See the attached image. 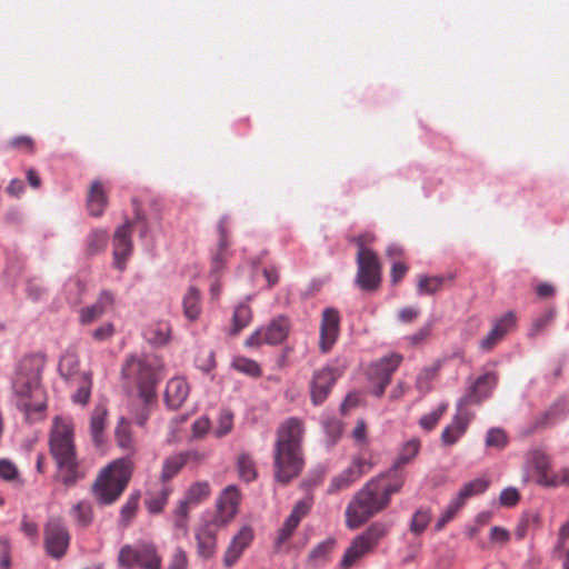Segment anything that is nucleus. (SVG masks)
Masks as SVG:
<instances>
[{
    "instance_id": "1",
    "label": "nucleus",
    "mask_w": 569,
    "mask_h": 569,
    "mask_svg": "<svg viewBox=\"0 0 569 569\" xmlns=\"http://www.w3.org/2000/svg\"><path fill=\"white\" fill-rule=\"evenodd\" d=\"M303 421L297 417L286 419L277 430L273 450L274 478L286 485L298 477L303 468Z\"/></svg>"
},
{
    "instance_id": "2",
    "label": "nucleus",
    "mask_w": 569,
    "mask_h": 569,
    "mask_svg": "<svg viewBox=\"0 0 569 569\" xmlns=\"http://www.w3.org/2000/svg\"><path fill=\"white\" fill-rule=\"evenodd\" d=\"M50 452L57 463V477L67 487L84 477L74 446V425L71 417L56 416L49 437Z\"/></svg>"
},
{
    "instance_id": "3",
    "label": "nucleus",
    "mask_w": 569,
    "mask_h": 569,
    "mask_svg": "<svg viewBox=\"0 0 569 569\" xmlns=\"http://www.w3.org/2000/svg\"><path fill=\"white\" fill-rule=\"evenodd\" d=\"M43 363V357L39 355L23 358L12 381V388L18 397L17 406L27 418L46 409L44 392L40 385Z\"/></svg>"
},
{
    "instance_id": "4",
    "label": "nucleus",
    "mask_w": 569,
    "mask_h": 569,
    "mask_svg": "<svg viewBox=\"0 0 569 569\" xmlns=\"http://www.w3.org/2000/svg\"><path fill=\"white\" fill-rule=\"evenodd\" d=\"M162 369V361L154 355H130L122 366V376L137 386L139 397L148 403L154 397Z\"/></svg>"
},
{
    "instance_id": "5",
    "label": "nucleus",
    "mask_w": 569,
    "mask_h": 569,
    "mask_svg": "<svg viewBox=\"0 0 569 569\" xmlns=\"http://www.w3.org/2000/svg\"><path fill=\"white\" fill-rule=\"evenodd\" d=\"M388 506L389 501L379 489V481L370 480L356 492L347 506L346 525L350 529L359 528Z\"/></svg>"
},
{
    "instance_id": "6",
    "label": "nucleus",
    "mask_w": 569,
    "mask_h": 569,
    "mask_svg": "<svg viewBox=\"0 0 569 569\" xmlns=\"http://www.w3.org/2000/svg\"><path fill=\"white\" fill-rule=\"evenodd\" d=\"M132 469L129 457L119 458L106 467L92 487L97 500L102 505L114 502L127 487Z\"/></svg>"
},
{
    "instance_id": "7",
    "label": "nucleus",
    "mask_w": 569,
    "mask_h": 569,
    "mask_svg": "<svg viewBox=\"0 0 569 569\" xmlns=\"http://www.w3.org/2000/svg\"><path fill=\"white\" fill-rule=\"evenodd\" d=\"M353 241L358 246L356 283L362 290L372 291L381 281L379 259L372 250L365 248V237H355Z\"/></svg>"
},
{
    "instance_id": "8",
    "label": "nucleus",
    "mask_w": 569,
    "mask_h": 569,
    "mask_svg": "<svg viewBox=\"0 0 569 569\" xmlns=\"http://www.w3.org/2000/svg\"><path fill=\"white\" fill-rule=\"evenodd\" d=\"M388 529L386 523L377 521L358 535L345 551L340 562L341 567L348 569L360 558L372 551L379 540L387 535Z\"/></svg>"
},
{
    "instance_id": "9",
    "label": "nucleus",
    "mask_w": 569,
    "mask_h": 569,
    "mask_svg": "<svg viewBox=\"0 0 569 569\" xmlns=\"http://www.w3.org/2000/svg\"><path fill=\"white\" fill-rule=\"evenodd\" d=\"M118 562L128 569L133 567L161 569L162 563L156 546L150 542H140L136 546L124 545L119 551Z\"/></svg>"
},
{
    "instance_id": "10",
    "label": "nucleus",
    "mask_w": 569,
    "mask_h": 569,
    "mask_svg": "<svg viewBox=\"0 0 569 569\" xmlns=\"http://www.w3.org/2000/svg\"><path fill=\"white\" fill-rule=\"evenodd\" d=\"M402 361V356L391 352L381 359L371 363L368 377L371 382V393L380 398L391 381L392 373L397 370Z\"/></svg>"
},
{
    "instance_id": "11",
    "label": "nucleus",
    "mask_w": 569,
    "mask_h": 569,
    "mask_svg": "<svg viewBox=\"0 0 569 569\" xmlns=\"http://www.w3.org/2000/svg\"><path fill=\"white\" fill-rule=\"evenodd\" d=\"M290 330L289 319L284 316L273 318L268 326L254 330L244 341L248 348L262 343L277 346L284 341Z\"/></svg>"
},
{
    "instance_id": "12",
    "label": "nucleus",
    "mask_w": 569,
    "mask_h": 569,
    "mask_svg": "<svg viewBox=\"0 0 569 569\" xmlns=\"http://www.w3.org/2000/svg\"><path fill=\"white\" fill-rule=\"evenodd\" d=\"M342 372L343 368L331 363L313 372L310 381V398L313 406H320L326 401Z\"/></svg>"
},
{
    "instance_id": "13",
    "label": "nucleus",
    "mask_w": 569,
    "mask_h": 569,
    "mask_svg": "<svg viewBox=\"0 0 569 569\" xmlns=\"http://www.w3.org/2000/svg\"><path fill=\"white\" fill-rule=\"evenodd\" d=\"M44 549L47 553L54 558H62L70 543V535L63 521L58 517L48 519L44 526Z\"/></svg>"
},
{
    "instance_id": "14",
    "label": "nucleus",
    "mask_w": 569,
    "mask_h": 569,
    "mask_svg": "<svg viewBox=\"0 0 569 569\" xmlns=\"http://www.w3.org/2000/svg\"><path fill=\"white\" fill-rule=\"evenodd\" d=\"M526 470L537 485L547 488L555 485L551 459L542 448H532L526 453Z\"/></svg>"
},
{
    "instance_id": "15",
    "label": "nucleus",
    "mask_w": 569,
    "mask_h": 569,
    "mask_svg": "<svg viewBox=\"0 0 569 569\" xmlns=\"http://www.w3.org/2000/svg\"><path fill=\"white\" fill-rule=\"evenodd\" d=\"M518 318L516 312L507 311L502 316L496 318L492 322V328L480 340L479 349L482 352L491 351L503 338L516 330Z\"/></svg>"
},
{
    "instance_id": "16",
    "label": "nucleus",
    "mask_w": 569,
    "mask_h": 569,
    "mask_svg": "<svg viewBox=\"0 0 569 569\" xmlns=\"http://www.w3.org/2000/svg\"><path fill=\"white\" fill-rule=\"evenodd\" d=\"M340 313L335 308H326L320 321L319 349L328 353L335 346L340 333Z\"/></svg>"
},
{
    "instance_id": "17",
    "label": "nucleus",
    "mask_w": 569,
    "mask_h": 569,
    "mask_svg": "<svg viewBox=\"0 0 569 569\" xmlns=\"http://www.w3.org/2000/svg\"><path fill=\"white\" fill-rule=\"evenodd\" d=\"M223 525L210 519L200 525L194 532L197 555L203 560L211 559L217 551V533Z\"/></svg>"
},
{
    "instance_id": "18",
    "label": "nucleus",
    "mask_w": 569,
    "mask_h": 569,
    "mask_svg": "<svg viewBox=\"0 0 569 569\" xmlns=\"http://www.w3.org/2000/svg\"><path fill=\"white\" fill-rule=\"evenodd\" d=\"M113 264L120 271L124 270L126 262L132 253L131 222L126 221L118 227L113 234Z\"/></svg>"
},
{
    "instance_id": "19",
    "label": "nucleus",
    "mask_w": 569,
    "mask_h": 569,
    "mask_svg": "<svg viewBox=\"0 0 569 569\" xmlns=\"http://www.w3.org/2000/svg\"><path fill=\"white\" fill-rule=\"evenodd\" d=\"M254 538V531L250 526H243L231 538L228 548L224 551L222 563L229 569L241 558L244 550L251 545Z\"/></svg>"
},
{
    "instance_id": "20",
    "label": "nucleus",
    "mask_w": 569,
    "mask_h": 569,
    "mask_svg": "<svg viewBox=\"0 0 569 569\" xmlns=\"http://www.w3.org/2000/svg\"><path fill=\"white\" fill-rule=\"evenodd\" d=\"M498 376L493 371L486 372L480 376L468 389L466 396L459 401L458 409L460 410L465 405L480 403L485 399L489 398L492 390L496 388Z\"/></svg>"
},
{
    "instance_id": "21",
    "label": "nucleus",
    "mask_w": 569,
    "mask_h": 569,
    "mask_svg": "<svg viewBox=\"0 0 569 569\" xmlns=\"http://www.w3.org/2000/svg\"><path fill=\"white\" fill-rule=\"evenodd\" d=\"M369 465L361 457L352 459L351 465L343 469L339 475L332 478L330 486L328 487V493L333 495L341 490L349 488L355 481H357L367 470Z\"/></svg>"
},
{
    "instance_id": "22",
    "label": "nucleus",
    "mask_w": 569,
    "mask_h": 569,
    "mask_svg": "<svg viewBox=\"0 0 569 569\" xmlns=\"http://www.w3.org/2000/svg\"><path fill=\"white\" fill-rule=\"evenodd\" d=\"M240 493L236 486H228L220 495L217 502V512L212 520L226 526L238 512Z\"/></svg>"
},
{
    "instance_id": "23",
    "label": "nucleus",
    "mask_w": 569,
    "mask_h": 569,
    "mask_svg": "<svg viewBox=\"0 0 569 569\" xmlns=\"http://www.w3.org/2000/svg\"><path fill=\"white\" fill-rule=\"evenodd\" d=\"M114 303V296L109 290H102L97 301L79 310V321L81 325H90L100 319Z\"/></svg>"
},
{
    "instance_id": "24",
    "label": "nucleus",
    "mask_w": 569,
    "mask_h": 569,
    "mask_svg": "<svg viewBox=\"0 0 569 569\" xmlns=\"http://www.w3.org/2000/svg\"><path fill=\"white\" fill-rule=\"evenodd\" d=\"M228 222L227 217H222L218 223V244L211 252V272L218 273L223 268L230 252H229V232L226 228Z\"/></svg>"
},
{
    "instance_id": "25",
    "label": "nucleus",
    "mask_w": 569,
    "mask_h": 569,
    "mask_svg": "<svg viewBox=\"0 0 569 569\" xmlns=\"http://www.w3.org/2000/svg\"><path fill=\"white\" fill-rule=\"evenodd\" d=\"M407 479V475L403 469L390 466V468L381 473L375 480L379 481V489L386 496V499L390 502V498L393 493L401 490Z\"/></svg>"
},
{
    "instance_id": "26",
    "label": "nucleus",
    "mask_w": 569,
    "mask_h": 569,
    "mask_svg": "<svg viewBox=\"0 0 569 569\" xmlns=\"http://www.w3.org/2000/svg\"><path fill=\"white\" fill-rule=\"evenodd\" d=\"M190 387L182 377H174L167 382L164 401L170 409H179L187 400Z\"/></svg>"
},
{
    "instance_id": "27",
    "label": "nucleus",
    "mask_w": 569,
    "mask_h": 569,
    "mask_svg": "<svg viewBox=\"0 0 569 569\" xmlns=\"http://www.w3.org/2000/svg\"><path fill=\"white\" fill-rule=\"evenodd\" d=\"M458 411L451 422L441 432V441L445 446L455 445L467 431L471 420L468 412H462V408L460 410L458 409Z\"/></svg>"
},
{
    "instance_id": "28",
    "label": "nucleus",
    "mask_w": 569,
    "mask_h": 569,
    "mask_svg": "<svg viewBox=\"0 0 569 569\" xmlns=\"http://www.w3.org/2000/svg\"><path fill=\"white\" fill-rule=\"evenodd\" d=\"M108 410L104 405L98 403L90 417V435L96 447L100 448L106 441L104 430L107 426Z\"/></svg>"
},
{
    "instance_id": "29",
    "label": "nucleus",
    "mask_w": 569,
    "mask_h": 569,
    "mask_svg": "<svg viewBox=\"0 0 569 569\" xmlns=\"http://www.w3.org/2000/svg\"><path fill=\"white\" fill-rule=\"evenodd\" d=\"M79 367L80 360L77 353L71 350H67L59 360L58 370L66 382L72 383L82 373L79 370Z\"/></svg>"
},
{
    "instance_id": "30",
    "label": "nucleus",
    "mask_w": 569,
    "mask_h": 569,
    "mask_svg": "<svg viewBox=\"0 0 569 569\" xmlns=\"http://www.w3.org/2000/svg\"><path fill=\"white\" fill-rule=\"evenodd\" d=\"M189 452H178L168 457L162 465V470L160 475V480L162 483H166L170 479H172L187 463Z\"/></svg>"
},
{
    "instance_id": "31",
    "label": "nucleus",
    "mask_w": 569,
    "mask_h": 569,
    "mask_svg": "<svg viewBox=\"0 0 569 569\" xmlns=\"http://www.w3.org/2000/svg\"><path fill=\"white\" fill-rule=\"evenodd\" d=\"M107 206V196L99 181L91 184L88 196V210L91 216L99 217Z\"/></svg>"
},
{
    "instance_id": "32",
    "label": "nucleus",
    "mask_w": 569,
    "mask_h": 569,
    "mask_svg": "<svg viewBox=\"0 0 569 569\" xmlns=\"http://www.w3.org/2000/svg\"><path fill=\"white\" fill-rule=\"evenodd\" d=\"M183 313L187 319L194 321L201 313L200 292L197 288L190 287L186 292L182 301Z\"/></svg>"
},
{
    "instance_id": "33",
    "label": "nucleus",
    "mask_w": 569,
    "mask_h": 569,
    "mask_svg": "<svg viewBox=\"0 0 569 569\" xmlns=\"http://www.w3.org/2000/svg\"><path fill=\"white\" fill-rule=\"evenodd\" d=\"M77 383V390L71 396V399L74 403L86 406L91 396V387H92V380L91 375L89 372L83 371L76 381H73L71 385Z\"/></svg>"
},
{
    "instance_id": "34",
    "label": "nucleus",
    "mask_w": 569,
    "mask_h": 569,
    "mask_svg": "<svg viewBox=\"0 0 569 569\" xmlns=\"http://www.w3.org/2000/svg\"><path fill=\"white\" fill-rule=\"evenodd\" d=\"M147 340L156 346L166 345L171 337V326L167 321H159L146 330Z\"/></svg>"
},
{
    "instance_id": "35",
    "label": "nucleus",
    "mask_w": 569,
    "mask_h": 569,
    "mask_svg": "<svg viewBox=\"0 0 569 569\" xmlns=\"http://www.w3.org/2000/svg\"><path fill=\"white\" fill-rule=\"evenodd\" d=\"M420 450V441L416 438L410 439L406 441L401 448L399 449V452L396 457V459L392 462V466H396V468H401L408 463H410L419 453Z\"/></svg>"
},
{
    "instance_id": "36",
    "label": "nucleus",
    "mask_w": 569,
    "mask_h": 569,
    "mask_svg": "<svg viewBox=\"0 0 569 569\" xmlns=\"http://www.w3.org/2000/svg\"><path fill=\"white\" fill-rule=\"evenodd\" d=\"M252 320V311L247 302L239 303L233 311L230 335H238Z\"/></svg>"
},
{
    "instance_id": "37",
    "label": "nucleus",
    "mask_w": 569,
    "mask_h": 569,
    "mask_svg": "<svg viewBox=\"0 0 569 569\" xmlns=\"http://www.w3.org/2000/svg\"><path fill=\"white\" fill-rule=\"evenodd\" d=\"M171 493L170 486L163 483L160 490L149 492L146 497V507L150 513H159L163 510L169 495Z\"/></svg>"
},
{
    "instance_id": "38",
    "label": "nucleus",
    "mask_w": 569,
    "mask_h": 569,
    "mask_svg": "<svg viewBox=\"0 0 569 569\" xmlns=\"http://www.w3.org/2000/svg\"><path fill=\"white\" fill-rule=\"evenodd\" d=\"M70 515L76 523L80 527H88L93 520L92 506L87 500H81L76 503L71 508Z\"/></svg>"
},
{
    "instance_id": "39",
    "label": "nucleus",
    "mask_w": 569,
    "mask_h": 569,
    "mask_svg": "<svg viewBox=\"0 0 569 569\" xmlns=\"http://www.w3.org/2000/svg\"><path fill=\"white\" fill-rule=\"evenodd\" d=\"M109 240V234L106 229H94L92 230L86 240V248L88 254H97L101 252Z\"/></svg>"
},
{
    "instance_id": "40",
    "label": "nucleus",
    "mask_w": 569,
    "mask_h": 569,
    "mask_svg": "<svg viewBox=\"0 0 569 569\" xmlns=\"http://www.w3.org/2000/svg\"><path fill=\"white\" fill-rule=\"evenodd\" d=\"M237 469L239 477L247 482H250L257 478L256 463L252 457L247 452H242L238 456Z\"/></svg>"
},
{
    "instance_id": "41",
    "label": "nucleus",
    "mask_w": 569,
    "mask_h": 569,
    "mask_svg": "<svg viewBox=\"0 0 569 569\" xmlns=\"http://www.w3.org/2000/svg\"><path fill=\"white\" fill-rule=\"evenodd\" d=\"M322 428L327 436L328 445L335 446L340 439L342 433V422L335 417H327L322 419Z\"/></svg>"
},
{
    "instance_id": "42",
    "label": "nucleus",
    "mask_w": 569,
    "mask_h": 569,
    "mask_svg": "<svg viewBox=\"0 0 569 569\" xmlns=\"http://www.w3.org/2000/svg\"><path fill=\"white\" fill-rule=\"evenodd\" d=\"M114 433L119 447L126 450H131L133 448V439L130 431V425L124 418H120Z\"/></svg>"
},
{
    "instance_id": "43",
    "label": "nucleus",
    "mask_w": 569,
    "mask_h": 569,
    "mask_svg": "<svg viewBox=\"0 0 569 569\" xmlns=\"http://www.w3.org/2000/svg\"><path fill=\"white\" fill-rule=\"evenodd\" d=\"M333 546L335 540L332 538H328L321 541L315 548L311 549L309 553V560L316 565L323 562L332 551Z\"/></svg>"
},
{
    "instance_id": "44",
    "label": "nucleus",
    "mask_w": 569,
    "mask_h": 569,
    "mask_svg": "<svg viewBox=\"0 0 569 569\" xmlns=\"http://www.w3.org/2000/svg\"><path fill=\"white\" fill-rule=\"evenodd\" d=\"M443 281L445 278L441 276H421L418 281V292L420 295H432L441 288Z\"/></svg>"
},
{
    "instance_id": "45",
    "label": "nucleus",
    "mask_w": 569,
    "mask_h": 569,
    "mask_svg": "<svg viewBox=\"0 0 569 569\" xmlns=\"http://www.w3.org/2000/svg\"><path fill=\"white\" fill-rule=\"evenodd\" d=\"M447 408L448 403L441 402L431 412L423 415L419 420L420 427L427 431L432 430L440 420V418L443 416V413L447 411Z\"/></svg>"
},
{
    "instance_id": "46",
    "label": "nucleus",
    "mask_w": 569,
    "mask_h": 569,
    "mask_svg": "<svg viewBox=\"0 0 569 569\" xmlns=\"http://www.w3.org/2000/svg\"><path fill=\"white\" fill-rule=\"evenodd\" d=\"M210 493V486L206 481H199L191 485L187 491L186 500L188 503H198L206 499Z\"/></svg>"
},
{
    "instance_id": "47",
    "label": "nucleus",
    "mask_w": 569,
    "mask_h": 569,
    "mask_svg": "<svg viewBox=\"0 0 569 569\" xmlns=\"http://www.w3.org/2000/svg\"><path fill=\"white\" fill-rule=\"evenodd\" d=\"M431 520V511L428 508L418 509L410 522V530L415 535H420L425 531Z\"/></svg>"
},
{
    "instance_id": "48",
    "label": "nucleus",
    "mask_w": 569,
    "mask_h": 569,
    "mask_svg": "<svg viewBox=\"0 0 569 569\" xmlns=\"http://www.w3.org/2000/svg\"><path fill=\"white\" fill-rule=\"evenodd\" d=\"M232 367L237 371L252 377H258L261 373L259 365L254 360L244 357L234 358L232 361Z\"/></svg>"
},
{
    "instance_id": "49",
    "label": "nucleus",
    "mask_w": 569,
    "mask_h": 569,
    "mask_svg": "<svg viewBox=\"0 0 569 569\" xmlns=\"http://www.w3.org/2000/svg\"><path fill=\"white\" fill-rule=\"evenodd\" d=\"M188 501H180L173 512L174 528L181 530L184 535L188 532Z\"/></svg>"
},
{
    "instance_id": "50",
    "label": "nucleus",
    "mask_w": 569,
    "mask_h": 569,
    "mask_svg": "<svg viewBox=\"0 0 569 569\" xmlns=\"http://www.w3.org/2000/svg\"><path fill=\"white\" fill-rule=\"evenodd\" d=\"M489 481L485 478H477L466 483L459 491L467 499L480 495L487 490Z\"/></svg>"
},
{
    "instance_id": "51",
    "label": "nucleus",
    "mask_w": 569,
    "mask_h": 569,
    "mask_svg": "<svg viewBox=\"0 0 569 569\" xmlns=\"http://www.w3.org/2000/svg\"><path fill=\"white\" fill-rule=\"evenodd\" d=\"M436 375V369L423 368L417 376L416 388L423 396L431 390V381Z\"/></svg>"
},
{
    "instance_id": "52",
    "label": "nucleus",
    "mask_w": 569,
    "mask_h": 569,
    "mask_svg": "<svg viewBox=\"0 0 569 569\" xmlns=\"http://www.w3.org/2000/svg\"><path fill=\"white\" fill-rule=\"evenodd\" d=\"M233 427V415L229 410H222L218 417L216 436L221 438L228 435Z\"/></svg>"
},
{
    "instance_id": "53",
    "label": "nucleus",
    "mask_w": 569,
    "mask_h": 569,
    "mask_svg": "<svg viewBox=\"0 0 569 569\" xmlns=\"http://www.w3.org/2000/svg\"><path fill=\"white\" fill-rule=\"evenodd\" d=\"M507 443V436L500 428H491L487 432L486 446L490 448L501 449Z\"/></svg>"
},
{
    "instance_id": "54",
    "label": "nucleus",
    "mask_w": 569,
    "mask_h": 569,
    "mask_svg": "<svg viewBox=\"0 0 569 569\" xmlns=\"http://www.w3.org/2000/svg\"><path fill=\"white\" fill-rule=\"evenodd\" d=\"M553 318H555L553 309L546 310L543 313H541L540 316L535 318L532 321V326H531L529 336L533 337V336L538 335L542 329H545L552 321Z\"/></svg>"
},
{
    "instance_id": "55",
    "label": "nucleus",
    "mask_w": 569,
    "mask_h": 569,
    "mask_svg": "<svg viewBox=\"0 0 569 569\" xmlns=\"http://www.w3.org/2000/svg\"><path fill=\"white\" fill-rule=\"evenodd\" d=\"M66 293H67V300L70 305H78L80 302L81 293L83 291V286L78 280H70L66 283Z\"/></svg>"
},
{
    "instance_id": "56",
    "label": "nucleus",
    "mask_w": 569,
    "mask_h": 569,
    "mask_svg": "<svg viewBox=\"0 0 569 569\" xmlns=\"http://www.w3.org/2000/svg\"><path fill=\"white\" fill-rule=\"evenodd\" d=\"M19 476L16 465L8 459H0V478L6 481H12Z\"/></svg>"
},
{
    "instance_id": "57",
    "label": "nucleus",
    "mask_w": 569,
    "mask_h": 569,
    "mask_svg": "<svg viewBox=\"0 0 569 569\" xmlns=\"http://www.w3.org/2000/svg\"><path fill=\"white\" fill-rule=\"evenodd\" d=\"M299 522L300 521L289 515L282 527L279 529L277 542L282 543L286 541L298 527Z\"/></svg>"
},
{
    "instance_id": "58",
    "label": "nucleus",
    "mask_w": 569,
    "mask_h": 569,
    "mask_svg": "<svg viewBox=\"0 0 569 569\" xmlns=\"http://www.w3.org/2000/svg\"><path fill=\"white\" fill-rule=\"evenodd\" d=\"M168 569H188V556L182 548L174 549Z\"/></svg>"
},
{
    "instance_id": "59",
    "label": "nucleus",
    "mask_w": 569,
    "mask_h": 569,
    "mask_svg": "<svg viewBox=\"0 0 569 569\" xmlns=\"http://www.w3.org/2000/svg\"><path fill=\"white\" fill-rule=\"evenodd\" d=\"M519 492L513 487L505 488L499 497V501L505 507H513L519 501Z\"/></svg>"
},
{
    "instance_id": "60",
    "label": "nucleus",
    "mask_w": 569,
    "mask_h": 569,
    "mask_svg": "<svg viewBox=\"0 0 569 569\" xmlns=\"http://www.w3.org/2000/svg\"><path fill=\"white\" fill-rule=\"evenodd\" d=\"M433 328V320L428 321L421 328H419L413 335L408 337L409 341L412 345H418L422 342L426 338H428Z\"/></svg>"
},
{
    "instance_id": "61",
    "label": "nucleus",
    "mask_w": 569,
    "mask_h": 569,
    "mask_svg": "<svg viewBox=\"0 0 569 569\" xmlns=\"http://www.w3.org/2000/svg\"><path fill=\"white\" fill-rule=\"evenodd\" d=\"M114 327L111 322H106L92 331V338L96 341H104L112 337Z\"/></svg>"
},
{
    "instance_id": "62",
    "label": "nucleus",
    "mask_w": 569,
    "mask_h": 569,
    "mask_svg": "<svg viewBox=\"0 0 569 569\" xmlns=\"http://www.w3.org/2000/svg\"><path fill=\"white\" fill-rule=\"evenodd\" d=\"M137 508H138V498L132 497V498L128 499V501L121 508V511H120L121 519L126 522L130 521L133 518V516L137 511Z\"/></svg>"
},
{
    "instance_id": "63",
    "label": "nucleus",
    "mask_w": 569,
    "mask_h": 569,
    "mask_svg": "<svg viewBox=\"0 0 569 569\" xmlns=\"http://www.w3.org/2000/svg\"><path fill=\"white\" fill-rule=\"evenodd\" d=\"M457 512L458 511H456V509L448 503V506L441 512L435 529L438 531L441 530L450 520L453 519Z\"/></svg>"
},
{
    "instance_id": "64",
    "label": "nucleus",
    "mask_w": 569,
    "mask_h": 569,
    "mask_svg": "<svg viewBox=\"0 0 569 569\" xmlns=\"http://www.w3.org/2000/svg\"><path fill=\"white\" fill-rule=\"evenodd\" d=\"M311 503L308 500H300L293 507L290 516L301 521V519L309 512Z\"/></svg>"
}]
</instances>
